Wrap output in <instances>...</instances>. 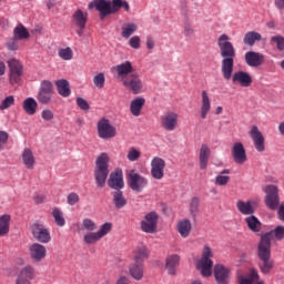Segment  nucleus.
I'll use <instances>...</instances> for the list:
<instances>
[{
  "label": "nucleus",
  "mask_w": 284,
  "mask_h": 284,
  "mask_svg": "<svg viewBox=\"0 0 284 284\" xmlns=\"http://www.w3.org/2000/svg\"><path fill=\"white\" fill-rule=\"evenodd\" d=\"M272 237H274L276 241H282L284 239V226L277 225L274 230L261 236V241L257 247V255L260 260L258 268L265 276L270 275L274 267V261L271 258Z\"/></svg>",
  "instance_id": "1"
},
{
  "label": "nucleus",
  "mask_w": 284,
  "mask_h": 284,
  "mask_svg": "<svg viewBox=\"0 0 284 284\" xmlns=\"http://www.w3.org/2000/svg\"><path fill=\"white\" fill-rule=\"evenodd\" d=\"M217 47L220 49V55L222 58V73L225 80L232 79L234 72V59L236 58V49L230 41V36L221 34L217 39Z\"/></svg>",
  "instance_id": "2"
},
{
  "label": "nucleus",
  "mask_w": 284,
  "mask_h": 284,
  "mask_svg": "<svg viewBox=\"0 0 284 284\" xmlns=\"http://www.w3.org/2000/svg\"><path fill=\"white\" fill-rule=\"evenodd\" d=\"M110 174V155L101 153L95 160L94 179L97 187H105Z\"/></svg>",
  "instance_id": "3"
},
{
  "label": "nucleus",
  "mask_w": 284,
  "mask_h": 284,
  "mask_svg": "<svg viewBox=\"0 0 284 284\" xmlns=\"http://www.w3.org/2000/svg\"><path fill=\"white\" fill-rule=\"evenodd\" d=\"M112 232V223L106 222L100 226L97 232L90 231L83 236V242L87 245H94V243H99L101 239L108 236Z\"/></svg>",
  "instance_id": "4"
},
{
  "label": "nucleus",
  "mask_w": 284,
  "mask_h": 284,
  "mask_svg": "<svg viewBox=\"0 0 284 284\" xmlns=\"http://www.w3.org/2000/svg\"><path fill=\"white\" fill-rule=\"evenodd\" d=\"M52 97H54V85L48 80L42 81L37 94V100L41 105H50V103H52Z\"/></svg>",
  "instance_id": "5"
},
{
  "label": "nucleus",
  "mask_w": 284,
  "mask_h": 284,
  "mask_svg": "<svg viewBox=\"0 0 284 284\" xmlns=\"http://www.w3.org/2000/svg\"><path fill=\"white\" fill-rule=\"evenodd\" d=\"M212 250L210 246H204L202 252V258L197 262V270H200L202 276H212Z\"/></svg>",
  "instance_id": "6"
},
{
  "label": "nucleus",
  "mask_w": 284,
  "mask_h": 284,
  "mask_svg": "<svg viewBox=\"0 0 284 284\" xmlns=\"http://www.w3.org/2000/svg\"><path fill=\"white\" fill-rule=\"evenodd\" d=\"M159 226V214L154 211L148 213L140 222L141 231L145 234H156Z\"/></svg>",
  "instance_id": "7"
},
{
  "label": "nucleus",
  "mask_w": 284,
  "mask_h": 284,
  "mask_svg": "<svg viewBox=\"0 0 284 284\" xmlns=\"http://www.w3.org/2000/svg\"><path fill=\"white\" fill-rule=\"evenodd\" d=\"M263 191L265 192V205L274 211L280 205L278 186L274 184L266 185Z\"/></svg>",
  "instance_id": "8"
},
{
  "label": "nucleus",
  "mask_w": 284,
  "mask_h": 284,
  "mask_svg": "<svg viewBox=\"0 0 284 284\" xmlns=\"http://www.w3.org/2000/svg\"><path fill=\"white\" fill-rule=\"evenodd\" d=\"M128 184L133 192H143L148 187V178L132 170L128 174Z\"/></svg>",
  "instance_id": "9"
},
{
  "label": "nucleus",
  "mask_w": 284,
  "mask_h": 284,
  "mask_svg": "<svg viewBox=\"0 0 284 284\" xmlns=\"http://www.w3.org/2000/svg\"><path fill=\"white\" fill-rule=\"evenodd\" d=\"M98 136L100 139H114L116 136V126L110 123V120L102 118L98 122Z\"/></svg>",
  "instance_id": "10"
},
{
  "label": "nucleus",
  "mask_w": 284,
  "mask_h": 284,
  "mask_svg": "<svg viewBox=\"0 0 284 284\" xmlns=\"http://www.w3.org/2000/svg\"><path fill=\"white\" fill-rule=\"evenodd\" d=\"M9 65V81L11 85H16V83H21V77H23V64L17 59H11L8 61Z\"/></svg>",
  "instance_id": "11"
},
{
  "label": "nucleus",
  "mask_w": 284,
  "mask_h": 284,
  "mask_svg": "<svg viewBox=\"0 0 284 284\" xmlns=\"http://www.w3.org/2000/svg\"><path fill=\"white\" fill-rule=\"evenodd\" d=\"M122 84L129 92H132V94H141V92H143V80H141V77L136 73L124 78Z\"/></svg>",
  "instance_id": "12"
},
{
  "label": "nucleus",
  "mask_w": 284,
  "mask_h": 284,
  "mask_svg": "<svg viewBox=\"0 0 284 284\" xmlns=\"http://www.w3.org/2000/svg\"><path fill=\"white\" fill-rule=\"evenodd\" d=\"M31 234L38 243H50V241H52L50 230L41 223H33L31 225Z\"/></svg>",
  "instance_id": "13"
},
{
  "label": "nucleus",
  "mask_w": 284,
  "mask_h": 284,
  "mask_svg": "<svg viewBox=\"0 0 284 284\" xmlns=\"http://www.w3.org/2000/svg\"><path fill=\"white\" fill-rule=\"evenodd\" d=\"M71 21L77 30L78 37H83V30H85V26H88V12H83L81 9H77L71 17Z\"/></svg>",
  "instance_id": "14"
},
{
  "label": "nucleus",
  "mask_w": 284,
  "mask_h": 284,
  "mask_svg": "<svg viewBox=\"0 0 284 284\" xmlns=\"http://www.w3.org/2000/svg\"><path fill=\"white\" fill-rule=\"evenodd\" d=\"M94 8L100 12L101 21H103L105 17H109V14H112L110 0H93L88 4V9L94 10Z\"/></svg>",
  "instance_id": "15"
},
{
  "label": "nucleus",
  "mask_w": 284,
  "mask_h": 284,
  "mask_svg": "<svg viewBox=\"0 0 284 284\" xmlns=\"http://www.w3.org/2000/svg\"><path fill=\"white\" fill-rule=\"evenodd\" d=\"M179 125V114L174 111H168L161 116V126L166 132H174Z\"/></svg>",
  "instance_id": "16"
},
{
  "label": "nucleus",
  "mask_w": 284,
  "mask_h": 284,
  "mask_svg": "<svg viewBox=\"0 0 284 284\" xmlns=\"http://www.w3.org/2000/svg\"><path fill=\"white\" fill-rule=\"evenodd\" d=\"M48 250L43 244L33 243L29 246V256L33 263H41L45 258Z\"/></svg>",
  "instance_id": "17"
},
{
  "label": "nucleus",
  "mask_w": 284,
  "mask_h": 284,
  "mask_svg": "<svg viewBox=\"0 0 284 284\" xmlns=\"http://www.w3.org/2000/svg\"><path fill=\"white\" fill-rule=\"evenodd\" d=\"M151 176L161 181L165 176V160L156 156L151 161Z\"/></svg>",
  "instance_id": "18"
},
{
  "label": "nucleus",
  "mask_w": 284,
  "mask_h": 284,
  "mask_svg": "<svg viewBox=\"0 0 284 284\" xmlns=\"http://www.w3.org/2000/svg\"><path fill=\"white\" fill-rule=\"evenodd\" d=\"M112 72H115L118 79L123 82V79H128L131 74H134V67L132 62L125 61L112 68Z\"/></svg>",
  "instance_id": "19"
},
{
  "label": "nucleus",
  "mask_w": 284,
  "mask_h": 284,
  "mask_svg": "<svg viewBox=\"0 0 284 284\" xmlns=\"http://www.w3.org/2000/svg\"><path fill=\"white\" fill-rule=\"evenodd\" d=\"M231 154L236 164H245V162H247V152L242 142H235L233 144Z\"/></svg>",
  "instance_id": "20"
},
{
  "label": "nucleus",
  "mask_w": 284,
  "mask_h": 284,
  "mask_svg": "<svg viewBox=\"0 0 284 284\" xmlns=\"http://www.w3.org/2000/svg\"><path fill=\"white\" fill-rule=\"evenodd\" d=\"M239 284H265L264 280H260L258 271L250 268L246 275L237 276Z\"/></svg>",
  "instance_id": "21"
},
{
  "label": "nucleus",
  "mask_w": 284,
  "mask_h": 284,
  "mask_svg": "<svg viewBox=\"0 0 284 284\" xmlns=\"http://www.w3.org/2000/svg\"><path fill=\"white\" fill-rule=\"evenodd\" d=\"M108 185L114 191L123 190V187H125V182L123 181V171L118 169L112 172L108 180Z\"/></svg>",
  "instance_id": "22"
},
{
  "label": "nucleus",
  "mask_w": 284,
  "mask_h": 284,
  "mask_svg": "<svg viewBox=\"0 0 284 284\" xmlns=\"http://www.w3.org/2000/svg\"><path fill=\"white\" fill-rule=\"evenodd\" d=\"M244 60L250 68H258L265 62V57L263 53L256 51H247L244 54Z\"/></svg>",
  "instance_id": "23"
},
{
  "label": "nucleus",
  "mask_w": 284,
  "mask_h": 284,
  "mask_svg": "<svg viewBox=\"0 0 284 284\" xmlns=\"http://www.w3.org/2000/svg\"><path fill=\"white\" fill-rule=\"evenodd\" d=\"M232 82L241 85L242 88H250L253 82L252 74L246 71H237L233 74Z\"/></svg>",
  "instance_id": "24"
},
{
  "label": "nucleus",
  "mask_w": 284,
  "mask_h": 284,
  "mask_svg": "<svg viewBox=\"0 0 284 284\" xmlns=\"http://www.w3.org/2000/svg\"><path fill=\"white\" fill-rule=\"evenodd\" d=\"M250 136L253 140L254 146L257 152H264L265 150V144H264V136L258 130L257 125H252L251 131H250Z\"/></svg>",
  "instance_id": "25"
},
{
  "label": "nucleus",
  "mask_w": 284,
  "mask_h": 284,
  "mask_svg": "<svg viewBox=\"0 0 284 284\" xmlns=\"http://www.w3.org/2000/svg\"><path fill=\"white\" fill-rule=\"evenodd\" d=\"M214 277L217 284H230V268H225L223 264L214 266Z\"/></svg>",
  "instance_id": "26"
},
{
  "label": "nucleus",
  "mask_w": 284,
  "mask_h": 284,
  "mask_svg": "<svg viewBox=\"0 0 284 284\" xmlns=\"http://www.w3.org/2000/svg\"><path fill=\"white\" fill-rule=\"evenodd\" d=\"M236 209L242 215L245 216L254 215V213L256 212V209H254L252 201L237 200Z\"/></svg>",
  "instance_id": "27"
},
{
  "label": "nucleus",
  "mask_w": 284,
  "mask_h": 284,
  "mask_svg": "<svg viewBox=\"0 0 284 284\" xmlns=\"http://www.w3.org/2000/svg\"><path fill=\"white\" fill-rule=\"evenodd\" d=\"M143 105H145V98L138 97L131 101L130 112L133 116H141V111L143 110Z\"/></svg>",
  "instance_id": "28"
},
{
  "label": "nucleus",
  "mask_w": 284,
  "mask_h": 284,
  "mask_svg": "<svg viewBox=\"0 0 284 284\" xmlns=\"http://www.w3.org/2000/svg\"><path fill=\"white\" fill-rule=\"evenodd\" d=\"M111 195L113 197V205L116 207V210H123V207L128 205V199H125L123 191H113Z\"/></svg>",
  "instance_id": "29"
},
{
  "label": "nucleus",
  "mask_w": 284,
  "mask_h": 284,
  "mask_svg": "<svg viewBox=\"0 0 284 284\" xmlns=\"http://www.w3.org/2000/svg\"><path fill=\"white\" fill-rule=\"evenodd\" d=\"M210 110H212L210 97L207 95V91H203L202 92V104H201V109H200L201 119H207V114H210Z\"/></svg>",
  "instance_id": "30"
},
{
  "label": "nucleus",
  "mask_w": 284,
  "mask_h": 284,
  "mask_svg": "<svg viewBox=\"0 0 284 284\" xmlns=\"http://www.w3.org/2000/svg\"><path fill=\"white\" fill-rule=\"evenodd\" d=\"M181 263V257L179 255H170L166 257V270L171 276H174L176 274V267H179V264Z\"/></svg>",
  "instance_id": "31"
},
{
  "label": "nucleus",
  "mask_w": 284,
  "mask_h": 284,
  "mask_svg": "<svg viewBox=\"0 0 284 284\" xmlns=\"http://www.w3.org/2000/svg\"><path fill=\"white\" fill-rule=\"evenodd\" d=\"M210 148L207 146V144H202L201 149H200V169L201 170H206L207 169V163L210 161Z\"/></svg>",
  "instance_id": "32"
},
{
  "label": "nucleus",
  "mask_w": 284,
  "mask_h": 284,
  "mask_svg": "<svg viewBox=\"0 0 284 284\" xmlns=\"http://www.w3.org/2000/svg\"><path fill=\"white\" fill-rule=\"evenodd\" d=\"M22 108L29 116H34V114H37V108H39V103H37L34 98H27L22 103Z\"/></svg>",
  "instance_id": "33"
},
{
  "label": "nucleus",
  "mask_w": 284,
  "mask_h": 284,
  "mask_svg": "<svg viewBox=\"0 0 284 284\" xmlns=\"http://www.w3.org/2000/svg\"><path fill=\"white\" fill-rule=\"evenodd\" d=\"M261 40H262L261 33L256 31H248L245 33L243 38V43L252 48L254 47V44H256V42H260Z\"/></svg>",
  "instance_id": "34"
},
{
  "label": "nucleus",
  "mask_w": 284,
  "mask_h": 284,
  "mask_svg": "<svg viewBox=\"0 0 284 284\" xmlns=\"http://www.w3.org/2000/svg\"><path fill=\"white\" fill-rule=\"evenodd\" d=\"M244 221L247 224L248 230H251L253 233H258L261 231L262 223L256 215L251 214L246 216Z\"/></svg>",
  "instance_id": "35"
},
{
  "label": "nucleus",
  "mask_w": 284,
  "mask_h": 284,
  "mask_svg": "<svg viewBox=\"0 0 284 284\" xmlns=\"http://www.w3.org/2000/svg\"><path fill=\"white\" fill-rule=\"evenodd\" d=\"M178 232L180 236L187 239V236H190V232H192V222H190V220L180 221L178 223Z\"/></svg>",
  "instance_id": "36"
},
{
  "label": "nucleus",
  "mask_w": 284,
  "mask_h": 284,
  "mask_svg": "<svg viewBox=\"0 0 284 284\" xmlns=\"http://www.w3.org/2000/svg\"><path fill=\"white\" fill-rule=\"evenodd\" d=\"M55 85L60 97L68 98L72 94V90H70V82H68V80H58Z\"/></svg>",
  "instance_id": "37"
},
{
  "label": "nucleus",
  "mask_w": 284,
  "mask_h": 284,
  "mask_svg": "<svg viewBox=\"0 0 284 284\" xmlns=\"http://www.w3.org/2000/svg\"><path fill=\"white\" fill-rule=\"evenodd\" d=\"M22 161L28 170H34L36 160H34V154L32 153V150L30 149L23 150Z\"/></svg>",
  "instance_id": "38"
},
{
  "label": "nucleus",
  "mask_w": 284,
  "mask_h": 284,
  "mask_svg": "<svg viewBox=\"0 0 284 284\" xmlns=\"http://www.w3.org/2000/svg\"><path fill=\"white\" fill-rule=\"evenodd\" d=\"M13 38L18 39V41H23L30 39V32L26 26L20 23L13 29Z\"/></svg>",
  "instance_id": "39"
},
{
  "label": "nucleus",
  "mask_w": 284,
  "mask_h": 284,
  "mask_svg": "<svg viewBox=\"0 0 284 284\" xmlns=\"http://www.w3.org/2000/svg\"><path fill=\"white\" fill-rule=\"evenodd\" d=\"M10 221L9 214H3L0 216V236H8L10 234Z\"/></svg>",
  "instance_id": "40"
},
{
  "label": "nucleus",
  "mask_w": 284,
  "mask_h": 284,
  "mask_svg": "<svg viewBox=\"0 0 284 284\" xmlns=\"http://www.w3.org/2000/svg\"><path fill=\"white\" fill-rule=\"evenodd\" d=\"M230 169H224L217 172V175L215 176V184L219 186H226L227 183H230Z\"/></svg>",
  "instance_id": "41"
},
{
  "label": "nucleus",
  "mask_w": 284,
  "mask_h": 284,
  "mask_svg": "<svg viewBox=\"0 0 284 284\" xmlns=\"http://www.w3.org/2000/svg\"><path fill=\"white\" fill-rule=\"evenodd\" d=\"M129 272L135 281H141L143 278V264L133 263L129 267Z\"/></svg>",
  "instance_id": "42"
},
{
  "label": "nucleus",
  "mask_w": 284,
  "mask_h": 284,
  "mask_svg": "<svg viewBox=\"0 0 284 284\" xmlns=\"http://www.w3.org/2000/svg\"><path fill=\"white\" fill-rule=\"evenodd\" d=\"M136 30H139V27L136 24L129 23L122 28L121 34L123 39H130L133 36V33L136 32Z\"/></svg>",
  "instance_id": "43"
},
{
  "label": "nucleus",
  "mask_w": 284,
  "mask_h": 284,
  "mask_svg": "<svg viewBox=\"0 0 284 284\" xmlns=\"http://www.w3.org/2000/svg\"><path fill=\"white\" fill-rule=\"evenodd\" d=\"M52 216L58 227H63L65 225V217H63V212L60 211V209H53Z\"/></svg>",
  "instance_id": "44"
},
{
  "label": "nucleus",
  "mask_w": 284,
  "mask_h": 284,
  "mask_svg": "<svg viewBox=\"0 0 284 284\" xmlns=\"http://www.w3.org/2000/svg\"><path fill=\"white\" fill-rule=\"evenodd\" d=\"M58 57H60V59H62L63 61H72V58L74 57V51H72V48L70 47L59 49Z\"/></svg>",
  "instance_id": "45"
},
{
  "label": "nucleus",
  "mask_w": 284,
  "mask_h": 284,
  "mask_svg": "<svg viewBox=\"0 0 284 284\" xmlns=\"http://www.w3.org/2000/svg\"><path fill=\"white\" fill-rule=\"evenodd\" d=\"M148 258V248L145 246H142L136 250L134 255V263L136 264H143L144 260Z\"/></svg>",
  "instance_id": "46"
},
{
  "label": "nucleus",
  "mask_w": 284,
  "mask_h": 284,
  "mask_svg": "<svg viewBox=\"0 0 284 284\" xmlns=\"http://www.w3.org/2000/svg\"><path fill=\"white\" fill-rule=\"evenodd\" d=\"M20 275L29 281H32L36 276V271H34V266L32 265H27L24 266L21 272Z\"/></svg>",
  "instance_id": "47"
},
{
  "label": "nucleus",
  "mask_w": 284,
  "mask_h": 284,
  "mask_svg": "<svg viewBox=\"0 0 284 284\" xmlns=\"http://www.w3.org/2000/svg\"><path fill=\"white\" fill-rule=\"evenodd\" d=\"M82 226L88 232H95V230H98L99 227V225H97V222L88 217L82 221Z\"/></svg>",
  "instance_id": "48"
},
{
  "label": "nucleus",
  "mask_w": 284,
  "mask_h": 284,
  "mask_svg": "<svg viewBox=\"0 0 284 284\" xmlns=\"http://www.w3.org/2000/svg\"><path fill=\"white\" fill-rule=\"evenodd\" d=\"M271 43L276 45L277 51L283 52L284 51V37L283 36H273L271 38Z\"/></svg>",
  "instance_id": "49"
},
{
  "label": "nucleus",
  "mask_w": 284,
  "mask_h": 284,
  "mask_svg": "<svg viewBox=\"0 0 284 284\" xmlns=\"http://www.w3.org/2000/svg\"><path fill=\"white\" fill-rule=\"evenodd\" d=\"M93 83L95 88H99L101 90L105 85V74L98 73L97 75H94Z\"/></svg>",
  "instance_id": "50"
},
{
  "label": "nucleus",
  "mask_w": 284,
  "mask_h": 284,
  "mask_svg": "<svg viewBox=\"0 0 284 284\" xmlns=\"http://www.w3.org/2000/svg\"><path fill=\"white\" fill-rule=\"evenodd\" d=\"M126 159L131 162L139 161L141 159V151L136 150L135 148H131L128 152Z\"/></svg>",
  "instance_id": "51"
},
{
  "label": "nucleus",
  "mask_w": 284,
  "mask_h": 284,
  "mask_svg": "<svg viewBox=\"0 0 284 284\" xmlns=\"http://www.w3.org/2000/svg\"><path fill=\"white\" fill-rule=\"evenodd\" d=\"M6 47L8 50L14 52V51L19 50V40L13 37L8 40V42L6 43Z\"/></svg>",
  "instance_id": "52"
},
{
  "label": "nucleus",
  "mask_w": 284,
  "mask_h": 284,
  "mask_svg": "<svg viewBox=\"0 0 284 284\" xmlns=\"http://www.w3.org/2000/svg\"><path fill=\"white\" fill-rule=\"evenodd\" d=\"M75 103L80 110H83V112H88L90 110V104L88 103V100L83 98H77Z\"/></svg>",
  "instance_id": "53"
},
{
  "label": "nucleus",
  "mask_w": 284,
  "mask_h": 284,
  "mask_svg": "<svg viewBox=\"0 0 284 284\" xmlns=\"http://www.w3.org/2000/svg\"><path fill=\"white\" fill-rule=\"evenodd\" d=\"M11 105H14V97L9 95L0 104V110H8Z\"/></svg>",
  "instance_id": "54"
},
{
  "label": "nucleus",
  "mask_w": 284,
  "mask_h": 284,
  "mask_svg": "<svg viewBox=\"0 0 284 284\" xmlns=\"http://www.w3.org/2000/svg\"><path fill=\"white\" fill-rule=\"evenodd\" d=\"M123 8V0H112L111 2V14H116L119 10Z\"/></svg>",
  "instance_id": "55"
},
{
  "label": "nucleus",
  "mask_w": 284,
  "mask_h": 284,
  "mask_svg": "<svg viewBox=\"0 0 284 284\" xmlns=\"http://www.w3.org/2000/svg\"><path fill=\"white\" fill-rule=\"evenodd\" d=\"M199 197H193L190 203V212L193 216H196V212H199Z\"/></svg>",
  "instance_id": "56"
},
{
  "label": "nucleus",
  "mask_w": 284,
  "mask_h": 284,
  "mask_svg": "<svg viewBox=\"0 0 284 284\" xmlns=\"http://www.w3.org/2000/svg\"><path fill=\"white\" fill-rule=\"evenodd\" d=\"M79 201H81V199L79 197V194H77L75 192L70 193L67 196L68 205H77V203H79Z\"/></svg>",
  "instance_id": "57"
},
{
  "label": "nucleus",
  "mask_w": 284,
  "mask_h": 284,
  "mask_svg": "<svg viewBox=\"0 0 284 284\" xmlns=\"http://www.w3.org/2000/svg\"><path fill=\"white\" fill-rule=\"evenodd\" d=\"M129 45L133 48V50H139L141 48V38L139 36H134L129 40Z\"/></svg>",
  "instance_id": "58"
},
{
  "label": "nucleus",
  "mask_w": 284,
  "mask_h": 284,
  "mask_svg": "<svg viewBox=\"0 0 284 284\" xmlns=\"http://www.w3.org/2000/svg\"><path fill=\"white\" fill-rule=\"evenodd\" d=\"M41 116L44 121H52L54 113L50 109H45L42 111Z\"/></svg>",
  "instance_id": "59"
},
{
  "label": "nucleus",
  "mask_w": 284,
  "mask_h": 284,
  "mask_svg": "<svg viewBox=\"0 0 284 284\" xmlns=\"http://www.w3.org/2000/svg\"><path fill=\"white\" fill-rule=\"evenodd\" d=\"M8 139H9L8 132L0 131V150H3V145L8 143Z\"/></svg>",
  "instance_id": "60"
},
{
  "label": "nucleus",
  "mask_w": 284,
  "mask_h": 284,
  "mask_svg": "<svg viewBox=\"0 0 284 284\" xmlns=\"http://www.w3.org/2000/svg\"><path fill=\"white\" fill-rule=\"evenodd\" d=\"M184 37H194V28L187 22L184 24Z\"/></svg>",
  "instance_id": "61"
},
{
  "label": "nucleus",
  "mask_w": 284,
  "mask_h": 284,
  "mask_svg": "<svg viewBox=\"0 0 284 284\" xmlns=\"http://www.w3.org/2000/svg\"><path fill=\"white\" fill-rule=\"evenodd\" d=\"M33 201L37 205H40V203H43V201H45V195L43 194H36L33 196Z\"/></svg>",
  "instance_id": "62"
},
{
  "label": "nucleus",
  "mask_w": 284,
  "mask_h": 284,
  "mask_svg": "<svg viewBox=\"0 0 284 284\" xmlns=\"http://www.w3.org/2000/svg\"><path fill=\"white\" fill-rule=\"evenodd\" d=\"M16 284H30V280L23 277V275H19Z\"/></svg>",
  "instance_id": "63"
},
{
  "label": "nucleus",
  "mask_w": 284,
  "mask_h": 284,
  "mask_svg": "<svg viewBox=\"0 0 284 284\" xmlns=\"http://www.w3.org/2000/svg\"><path fill=\"white\" fill-rule=\"evenodd\" d=\"M277 214H278V219H280L282 222H284V205H280V206H278Z\"/></svg>",
  "instance_id": "64"
}]
</instances>
